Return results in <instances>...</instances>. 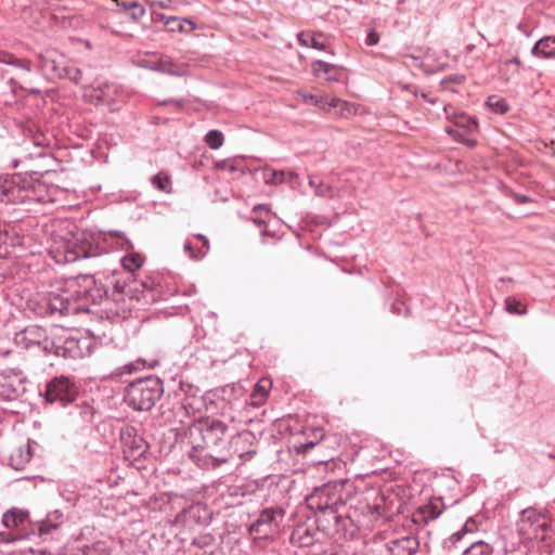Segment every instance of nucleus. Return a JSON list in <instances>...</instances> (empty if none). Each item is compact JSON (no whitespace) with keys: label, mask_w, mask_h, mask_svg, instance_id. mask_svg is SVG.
<instances>
[{"label":"nucleus","mask_w":555,"mask_h":555,"mask_svg":"<svg viewBox=\"0 0 555 555\" xmlns=\"http://www.w3.org/2000/svg\"><path fill=\"white\" fill-rule=\"evenodd\" d=\"M127 9H129V16L132 21L138 22L144 14L145 9L144 7L139 3L138 1H131L127 4Z\"/></svg>","instance_id":"nucleus-48"},{"label":"nucleus","mask_w":555,"mask_h":555,"mask_svg":"<svg viewBox=\"0 0 555 555\" xmlns=\"http://www.w3.org/2000/svg\"><path fill=\"white\" fill-rule=\"evenodd\" d=\"M152 184L159 191L169 193L170 192V178L169 176L158 172L151 178Z\"/></svg>","instance_id":"nucleus-42"},{"label":"nucleus","mask_w":555,"mask_h":555,"mask_svg":"<svg viewBox=\"0 0 555 555\" xmlns=\"http://www.w3.org/2000/svg\"><path fill=\"white\" fill-rule=\"evenodd\" d=\"M321 534L313 518L306 514L301 516V519L294 527L289 541L294 546L309 547L321 540Z\"/></svg>","instance_id":"nucleus-11"},{"label":"nucleus","mask_w":555,"mask_h":555,"mask_svg":"<svg viewBox=\"0 0 555 555\" xmlns=\"http://www.w3.org/2000/svg\"><path fill=\"white\" fill-rule=\"evenodd\" d=\"M223 133L220 130H209L205 135V142L211 150H218L223 144Z\"/></svg>","instance_id":"nucleus-40"},{"label":"nucleus","mask_w":555,"mask_h":555,"mask_svg":"<svg viewBox=\"0 0 555 555\" xmlns=\"http://www.w3.org/2000/svg\"><path fill=\"white\" fill-rule=\"evenodd\" d=\"M57 160L53 155L46 151L37 152V176H43L50 171H55Z\"/></svg>","instance_id":"nucleus-28"},{"label":"nucleus","mask_w":555,"mask_h":555,"mask_svg":"<svg viewBox=\"0 0 555 555\" xmlns=\"http://www.w3.org/2000/svg\"><path fill=\"white\" fill-rule=\"evenodd\" d=\"M315 195L325 197V198H332L334 197V191L331 185L325 184L323 182H319L315 186Z\"/></svg>","instance_id":"nucleus-51"},{"label":"nucleus","mask_w":555,"mask_h":555,"mask_svg":"<svg viewBox=\"0 0 555 555\" xmlns=\"http://www.w3.org/2000/svg\"><path fill=\"white\" fill-rule=\"evenodd\" d=\"M173 383L177 384V387L172 389V393L185 410L193 406L191 400L201 399V389L197 386L182 378L178 382L173 379Z\"/></svg>","instance_id":"nucleus-18"},{"label":"nucleus","mask_w":555,"mask_h":555,"mask_svg":"<svg viewBox=\"0 0 555 555\" xmlns=\"http://www.w3.org/2000/svg\"><path fill=\"white\" fill-rule=\"evenodd\" d=\"M271 388V382L267 379L259 380L254 388V391L250 396V404L255 406H259L264 401L266 397L269 395V390Z\"/></svg>","instance_id":"nucleus-33"},{"label":"nucleus","mask_w":555,"mask_h":555,"mask_svg":"<svg viewBox=\"0 0 555 555\" xmlns=\"http://www.w3.org/2000/svg\"><path fill=\"white\" fill-rule=\"evenodd\" d=\"M531 54L538 59L555 56V36H545L539 39L531 49Z\"/></svg>","instance_id":"nucleus-24"},{"label":"nucleus","mask_w":555,"mask_h":555,"mask_svg":"<svg viewBox=\"0 0 555 555\" xmlns=\"http://www.w3.org/2000/svg\"><path fill=\"white\" fill-rule=\"evenodd\" d=\"M195 237L202 241V246L196 249V254L191 255V259L201 260L207 255L209 250V241L205 235L201 233L196 234Z\"/></svg>","instance_id":"nucleus-46"},{"label":"nucleus","mask_w":555,"mask_h":555,"mask_svg":"<svg viewBox=\"0 0 555 555\" xmlns=\"http://www.w3.org/2000/svg\"><path fill=\"white\" fill-rule=\"evenodd\" d=\"M133 428L128 429L126 435L122 436L124 444L129 449L132 457H140L146 453L149 446L142 436L137 434L132 435Z\"/></svg>","instance_id":"nucleus-22"},{"label":"nucleus","mask_w":555,"mask_h":555,"mask_svg":"<svg viewBox=\"0 0 555 555\" xmlns=\"http://www.w3.org/2000/svg\"><path fill=\"white\" fill-rule=\"evenodd\" d=\"M57 60H60L59 64H56L55 74H52L51 80H54L56 78L63 79V68H65L66 65V59L63 55H59Z\"/></svg>","instance_id":"nucleus-55"},{"label":"nucleus","mask_w":555,"mask_h":555,"mask_svg":"<svg viewBox=\"0 0 555 555\" xmlns=\"http://www.w3.org/2000/svg\"><path fill=\"white\" fill-rule=\"evenodd\" d=\"M493 546L482 540H469L461 555H492Z\"/></svg>","instance_id":"nucleus-29"},{"label":"nucleus","mask_w":555,"mask_h":555,"mask_svg":"<svg viewBox=\"0 0 555 555\" xmlns=\"http://www.w3.org/2000/svg\"><path fill=\"white\" fill-rule=\"evenodd\" d=\"M27 334H31L28 328L17 333L15 335V343L24 348H29L33 345V339L27 337Z\"/></svg>","instance_id":"nucleus-50"},{"label":"nucleus","mask_w":555,"mask_h":555,"mask_svg":"<svg viewBox=\"0 0 555 555\" xmlns=\"http://www.w3.org/2000/svg\"><path fill=\"white\" fill-rule=\"evenodd\" d=\"M47 548H37V554L48 555ZM111 550L105 541H90L85 538H77L69 542L61 555H109Z\"/></svg>","instance_id":"nucleus-12"},{"label":"nucleus","mask_w":555,"mask_h":555,"mask_svg":"<svg viewBox=\"0 0 555 555\" xmlns=\"http://www.w3.org/2000/svg\"><path fill=\"white\" fill-rule=\"evenodd\" d=\"M390 309H391L392 313L398 314V315L408 314V312H409V308L406 307L405 302L400 299H396L391 304Z\"/></svg>","instance_id":"nucleus-52"},{"label":"nucleus","mask_w":555,"mask_h":555,"mask_svg":"<svg viewBox=\"0 0 555 555\" xmlns=\"http://www.w3.org/2000/svg\"><path fill=\"white\" fill-rule=\"evenodd\" d=\"M505 309L511 314L524 315L527 313V306L515 297H507L505 299Z\"/></svg>","instance_id":"nucleus-39"},{"label":"nucleus","mask_w":555,"mask_h":555,"mask_svg":"<svg viewBox=\"0 0 555 555\" xmlns=\"http://www.w3.org/2000/svg\"><path fill=\"white\" fill-rule=\"evenodd\" d=\"M444 503L442 498H431L428 503L418 506L413 513V521L417 525L427 524L430 520L438 518L443 509Z\"/></svg>","instance_id":"nucleus-16"},{"label":"nucleus","mask_w":555,"mask_h":555,"mask_svg":"<svg viewBox=\"0 0 555 555\" xmlns=\"http://www.w3.org/2000/svg\"><path fill=\"white\" fill-rule=\"evenodd\" d=\"M480 526L481 521L472 516L466 519L460 530L466 538H469V535L476 533L479 530Z\"/></svg>","instance_id":"nucleus-44"},{"label":"nucleus","mask_w":555,"mask_h":555,"mask_svg":"<svg viewBox=\"0 0 555 555\" xmlns=\"http://www.w3.org/2000/svg\"><path fill=\"white\" fill-rule=\"evenodd\" d=\"M229 425L211 416H202L193 421L188 428L189 441L192 446L189 452L191 461L202 469H215L227 463L229 454Z\"/></svg>","instance_id":"nucleus-3"},{"label":"nucleus","mask_w":555,"mask_h":555,"mask_svg":"<svg viewBox=\"0 0 555 555\" xmlns=\"http://www.w3.org/2000/svg\"><path fill=\"white\" fill-rule=\"evenodd\" d=\"M94 96L101 102H108L114 99L117 92V86L113 82H101L93 90Z\"/></svg>","instance_id":"nucleus-34"},{"label":"nucleus","mask_w":555,"mask_h":555,"mask_svg":"<svg viewBox=\"0 0 555 555\" xmlns=\"http://www.w3.org/2000/svg\"><path fill=\"white\" fill-rule=\"evenodd\" d=\"M137 282H138L137 289L132 288L133 298H137L138 300L140 299V296L138 294H135L137 292H139V286L142 287V292H141L142 296L146 298L147 295L153 292V281L146 280V281H137Z\"/></svg>","instance_id":"nucleus-49"},{"label":"nucleus","mask_w":555,"mask_h":555,"mask_svg":"<svg viewBox=\"0 0 555 555\" xmlns=\"http://www.w3.org/2000/svg\"><path fill=\"white\" fill-rule=\"evenodd\" d=\"M454 125L459 128H462L463 131L467 134L472 132L473 129L477 128L478 124L475 117L467 116L465 113H454Z\"/></svg>","instance_id":"nucleus-36"},{"label":"nucleus","mask_w":555,"mask_h":555,"mask_svg":"<svg viewBox=\"0 0 555 555\" xmlns=\"http://www.w3.org/2000/svg\"><path fill=\"white\" fill-rule=\"evenodd\" d=\"M257 437L250 430H243L233 435L230 434L228 439L227 463L231 462L234 456H237L242 461H249L257 453Z\"/></svg>","instance_id":"nucleus-10"},{"label":"nucleus","mask_w":555,"mask_h":555,"mask_svg":"<svg viewBox=\"0 0 555 555\" xmlns=\"http://www.w3.org/2000/svg\"><path fill=\"white\" fill-rule=\"evenodd\" d=\"M0 201L1 202H24L21 196V189L15 185V180L10 177H0Z\"/></svg>","instance_id":"nucleus-21"},{"label":"nucleus","mask_w":555,"mask_h":555,"mask_svg":"<svg viewBox=\"0 0 555 555\" xmlns=\"http://www.w3.org/2000/svg\"><path fill=\"white\" fill-rule=\"evenodd\" d=\"M121 264V271L126 274H130V281H135L132 279V273L140 269L143 264L142 257L139 254H131L128 256H124L117 259Z\"/></svg>","instance_id":"nucleus-30"},{"label":"nucleus","mask_w":555,"mask_h":555,"mask_svg":"<svg viewBox=\"0 0 555 555\" xmlns=\"http://www.w3.org/2000/svg\"><path fill=\"white\" fill-rule=\"evenodd\" d=\"M37 352H42L43 364L50 366L55 365L50 360L51 357L56 359H77L81 356V351L78 347V341L73 337H49L47 331L37 326Z\"/></svg>","instance_id":"nucleus-6"},{"label":"nucleus","mask_w":555,"mask_h":555,"mask_svg":"<svg viewBox=\"0 0 555 555\" xmlns=\"http://www.w3.org/2000/svg\"><path fill=\"white\" fill-rule=\"evenodd\" d=\"M43 191H46V186L37 178V197H36L37 203L56 202L57 201L56 194L62 192L61 190H59V188H52L48 191L49 195L46 196L42 194Z\"/></svg>","instance_id":"nucleus-38"},{"label":"nucleus","mask_w":555,"mask_h":555,"mask_svg":"<svg viewBox=\"0 0 555 555\" xmlns=\"http://www.w3.org/2000/svg\"><path fill=\"white\" fill-rule=\"evenodd\" d=\"M486 103L496 114H505L509 108L507 102L496 95L489 96Z\"/></svg>","instance_id":"nucleus-41"},{"label":"nucleus","mask_w":555,"mask_h":555,"mask_svg":"<svg viewBox=\"0 0 555 555\" xmlns=\"http://www.w3.org/2000/svg\"><path fill=\"white\" fill-rule=\"evenodd\" d=\"M65 521V515L61 509H54L47 514L40 522L37 521V535L43 540H56L60 535V527Z\"/></svg>","instance_id":"nucleus-15"},{"label":"nucleus","mask_w":555,"mask_h":555,"mask_svg":"<svg viewBox=\"0 0 555 555\" xmlns=\"http://www.w3.org/2000/svg\"><path fill=\"white\" fill-rule=\"evenodd\" d=\"M308 514L313 518L322 534L337 538H347L353 534L352 520L340 515L338 509H309Z\"/></svg>","instance_id":"nucleus-8"},{"label":"nucleus","mask_w":555,"mask_h":555,"mask_svg":"<svg viewBox=\"0 0 555 555\" xmlns=\"http://www.w3.org/2000/svg\"><path fill=\"white\" fill-rule=\"evenodd\" d=\"M446 132L459 142H464V140H465L464 138H465V135H467V133H465L463 130L460 131V130H457L455 128H451V127L447 128Z\"/></svg>","instance_id":"nucleus-57"},{"label":"nucleus","mask_w":555,"mask_h":555,"mask_svg":"<svg viewBox=\"0 0 555 555\" xmlns=\"http://www.w3.org/2000/svg\"><path fill=\"white\" fill-rule=\"evenodd\" d=\"M137 281L120 269H106L95 274L60 278L50 273L37 276V314L59 312L62 315L90 312V305L104 299L124 300L133 298Z\"/></svg>","instance_id":"nucleus-1"},{"label":"nucleus","mask_w":555,"mask_h":555,"mask_svg":"<svg viewBox=\"0 0 555 555\" xmlns=\"http://www.w3.org/2000/svg\"><path fill=\"white\" fill-rule=\"evenodd\" d=\"M216 539L211 533L198 534L193 539L192 544L198 548H206L214 545Z\"/></svg>","instance_id":"nucleus-47"},{"label":"nucleus","mask_w":555,"mask_h":555,"mask_svg":"<svg viewBox=\"0 0 555 555\" xmlns=\"http://www.w3.org/2000/svg\"><path fill=\"white\" fill-rule=\"evenodd\" d=\"M160 105H175L177 108L181 109L184 107L185 105V101L180 99V100H165L163 102L159 103Z\"/></svg>","instance_id":"nucleus-59"},{"label":"nucleus","mask_w":555,"mask_h":555,"mask_svg":"<svg viewBox=\"0 0 555 555\" xmlns=\"http://www.w3.org/2000/svg\"><path fill=\"white\" fill-rule=\"evenodd\" d=\"M511 66H515V73L518 74L519 73V67L521 66V61L519 60V57L516 56V57L506 60L503 63L501 72H503L504 69H508Z\"/></svg>","instance_id":"nucleus-56"},{"label":"nucleus","mask_w":555,"mask_h":555,"mask_svg":"<svg viewBox=\"0 0 555 555\" xmlns=\"http://www.w3.org/2000/svg\"><path fill=\"white\" fill-rule=\"evenodd\" d=\"M548 530H551L548 518L534 507L525 508L519 513L516 531L520 541H544Z\"/></svg>","instance_id":"nucleus-9"},{"label":"nucleus","mask_w":555,"mask_h":555,"mask_svg":"<svg viewBox=\"0 0 555 555\" xmlns=\"http://www.w3.org/2000/svg\"><path fill=\"white\" fill-rule=\"evenodd\" d=\"M284 181V171H270V175L266 177L267 183L279 184Z\"/></svg>","instance_id":"nucleus-54"},{"label":"nucleus","mask_w":555,"mask_h":555,"mask_svg":"<svg viewBox=\"0 0 555 555\" xmlns=\"http://www.w3.org/2000/svg\"><path fill=\"white\" fill-rule=\"evenodd\" d=\"M0 388L8 397H16L25 391V386L22 380L17 378L13 380L4 378L3 382H0Z\"/></svg>","instance_id":"nucleus-35"},{"label":"nucleus","mask_w":555,"mask_h":555,"mask_svg":"<svg viewBox=\"0 0 555 555\" xmlns=\"http://www.w3.org/2000/svg\"><path fill=\"white\" fill-rule=\"evenodd\" d=\"M378 41H379V35L373 29L370 30L366 36L365 43L369 47H372V46H376L378 43Z\"/></svg>","instance_id":"nucleus-58"},{"label":"nucleus","mask_w":555,"mask_h":555,"mask_svg":"<svg viewBox=\"0 0 555 555\" xmlns=\"http://www.w3.org/2000/svg\"><path fill=\"white\" fill-rule=\"evenodd\" d=\"M506 195L512 198L516 204H526V203H532L533 198H531L528 195L519 194L514 191H508Z\"/></svg>","instance_id":"nucleus-53"},{"label":"nucleus","mask_w":555,"mask_h":555,"mask_svg":"<svg viewBox=\"0 0 555 555\" xmlns=\"http://www.w3.org/2000/svg\"><path fill=\"white\" fill-rule=\"evenodd\" d=\"M312 72L315 77L322 74L326 75L327 81H339L341 77V68L337 65L318 60L312 63Z\"/></svg>","instance_id":"nucleus-23"},{"label":"nucleus","mask_w":555,"mask_h":555,"mask_svg":"<svg viewBox=\"0 0 555 555\" xmlns=\"http://www.w3.org/2000/svg\"><path fill=\"white\" fill-rule=\"evenodd\" d=\"M517 29L527 37H529L531 35V30H529L522 23H519L517 25Z\"/></svg>","instance_id":"nucleus-62"},{"label":"nucleus","mask_w":555,"mask_h":555,"mask_svg":"<svg viewBox=\"0 0 555 555\" xmlns=\"http://www.w3.org/2000/svg\"><path fill=\"white\" fill-rule=\"evenodd\" d=\"M40 245L56 263H69L79 259L95 258L107 255V245L116 243L117 248H132L130 240L121 231L100 232L95 237L88 232H73L60 221L52 220L41 227Z\"/></svg>","instance_id":"nucleus-2"},{"label":"nucleus","mask_w":555,"mask_h":555,"mask_svg":"<svg viewBox=\"0 0 555 555\" xmlns=\"http://www.w3.org/2000/svg\"><path fill=\"white\" fill-rule=\"evenodd\" d=\"M469 538H466L461 530L453 532L442 542V547L446 551L452 552L454 550H464L466 545H468Z\"/></svg>","instance_id":"nucleus-31"},{"label":"nucleus","mask_w":555,"mask_h":555,"mask_svg":"<svg viewBox=\"0 0 555 555\" xmlns=\"http://www.w3.org/2000/svg\"><path fill=\"white\" fill-rule=\"evenodd\" d=\"M183 248H184V251L189 255V257L191 258V255L192 254H196V249L198 247H195L191 241H185L184 245H183Z\"/></svg>","instance_id":"nucleus-60"},{"label":"nucleus","mask_w":555,"mask_h":555,"mask_svg":"<svg viewBox=\"0 0 555 555\" xmlns=\"http://www.w3.org/2000/svg\"><path fill=\"white\" fill-rule=\"evenodd\" d=\"M10 178L15 180V185L21 189V196H24V199L28 197L27 193H33L35 191L34 172H26L24 177L22 175H17Z\"/></svg>","instance_id":"nucleus-32"},{"label":"nucleus","mask_w":555,"mask_h":555,"mask_svg":"<svg viewBox=\"0 0 555 555\" xmlns=\"http://www.w3.org/2000/svg\"><path fill=\"white\" fill-rule=\"evenodd\" d=\"M164 395V385L156 376H146L129 383L124 400L134 411H151Z\"/></svg>","instance_id":"nucleus-5"},{"label":"nucleus","mask_w":555,"mask_h":555,"mask_svg":"<svg viewBox=\"0 0 555 555\" xmlns=\"http://www.w3.org/2000/svg\"><path fill=\"white\" fill-rule=\"evenodd\" d=\"M66 409H68V415L82 425L91 423L95 413L94 408L87 401L79 403L75 401Z\"/></svg>","instance_id":"nucleus-20"},{"label":"nucleus","mask_w":555,"mask_h":555,"mask_svg":"<svg viewBox=\"0 0 555 555\" xmlns=\"http://www.w3.org/2000/svg\"><path fill=\"white\" fill-rule=\"evenodd\" d=\"M356 494V487L349 480L328 481L306 498L308 509H338L346 505Z\"/></svg>","instance_id":"nucleus-4"},{"label":"nucleus","mask_w":555,"mask_h":555,"mask_svg":"<svg viewBox=\"0 0 555 555\" xmlns=\"http://www.w3.org/2000/svg\"><path fill=\"white\" fill-rule=\"evenodd\" d=\"M284 516L285 509L282 506L263 508L257 519L250 524L249 531L262 537H268L279 529Z\"/></svg>","instance_id":"nucleus-13"},{"label":"nucleus","mask_w":555,"mask_h":555,"mask_svg":"<svg viewBox=\"0 0 555 555\" xmlns=\"http://www.w3.org/2000/svg\"><path fill=\"white\" fill-rule=\"evenodd\" d=\"M297 41L300 46L306 48H312L315 50H324L325 43L320 42L315 35L310 31H300L297 35Z\"/></svg>","instance_id":"nucleus-37"},{"label":"nucleus","mask_w":555,"mask_h":555,"mask_svg":"<svg viewBox=\"0 0 555 555\" xmlns=\"http://www.w3.org/2000/svg\"><path fill=\"white\" fill-rule=\"evenodd\" d=\"M254 211L255 212H261V211H264L267 214H270V207L269 205H266V204H259V205H256L254 207Z\"/></svg>","instance_id":"nucleus-61"},{"label":"nucleus","mask_w":555,"mask_h":555,"mask_svg":"<svg viewBox=\"0 0 555 555\" xmlns=\"http://www.w3.org/2000/svg\"><path fill=\"white\" fill-rule=\"evenodd\" d=\"M418 547L420 542L414 535H405L387 543V552L390 555H415Z\"/></svg>","instance_id":"nucleus-19"},{"label":"nucleus","mask_w":555,"mask_h":555,"mask_svg":"<svg viewBox=\"0 0 555 555\" xmlns=\"http://www.w3.org/2000/svg\"><path fill=\"white\" fill-rule=\"evenodd\" d=\"M31 441L27 440L26 446L16 448L10 455V465L15 470H21L31 460Z\"/></svg>","instance_id":"nucleus-25"},{"label":"nucleus","mask_w":555,"mask_h":555,"mask_svg":"<svg viewBox=\"0 0 555 555\" xmlns=\"http://www.w3.org/2000/svg\"><path fill=\"white\" fill-rule=\"evenodd\" d=\"M159 18L168 27L169 31L191 33L196 28V24L188 18L180 20L176 16H166L159 14Z\"/></svg>","instance_id":"nucleus-27"},{"label":"nucleus","mask_w":555,"mask_h":555,"mask_svg":"<svg viewBox=\"0 0 555 555\" xmlns=\"http://www.w3.org/2000/svg\"><path fill=\"white\" fill-rule=\"evenodd\" d=\"M59 55L56 51H47L37 57V68L40 67L42 75L48 80H51L52 74H55L56 64L60 62Z\"/></svg>","instance_id":"nucleus-26"},{"label":"nucleus","mask_w":555,"mask_h":555,"mask_svg":"<svg viewBox=\"0 0 555 555\" xmlns=\"http://www.w3.org/2000/svg\"><path fill=\"white\" fill-rule=\"evenodd\" d=\"M79 388L75 380L69 376L60 375L53 377L47 383L44 391H39L38 396L43 399V405L66 409L77 400Z\"/></svg>","instance_id":"nucleus-7"},{"label":"nucleus","mask_w":555,"mask_h":555,"mask_svg":"<svg viewBox=\"0 0 555 555\" xmlns=\"http://www.w3.org/2000/svg\"><path fill=\"white\" fill-rule=\"evenodd\" d=\"M209 519V511L202 503L192 504L178 514V520L183 522L184 526L208 524Z\"/></svg>","instance_id":"nucleus-17"},{"label":"nucleus","mask_w":555,"mask_h":555,"mask_svg":"<svg viewBox=\"0 0 555 555\" xmlns=\"http://www.w3.org/2000/svg\"><path fill=\"white\" fill-rule=\"evenodd\" d=\"M2 524L8 529L16 530L14 540H23L29 534V512L17 507H13L3 514Z\"/></svg>","instance_id":"nucleus-14"},{"label":"nucleus","mask_w":555,"mask_h":555,"mask_svg":"<svg viewBox=\"0 0 555 555\" xmlns=\"http://www.w3.org/2000/svg\"><path fill=\"white\" fill-rule=\"evenodd\" d=\"M466 77L465 75H462V74H451L444 78L441 79L440 81V85L442 86V88L444 90H449L451 92H457L455 89L453 88H449V85L450 83H453V85H461L465 81Z\"/></svg>","instance_id":"nucleus-45"},{"label":"nucleus","mask_w":555,"mask_h":555,"mask_svg":"<svg viewBox=\"0 0 555 555\" xmlns=\"http://www.w3.org/2000/svg\"><path fill=\"white\" fill-rule=\"evenodd\" d=\"M156 365H158V360H151L150 362L143 361V366L144 367L153 369Z\"/></svg>","instance_id":"nucleus-63"},{"label":"nucleus","mask_w":555,"mask_h":555,"mask_svg":"<svg viewBox=\"0 0 555 555\" xmlns=\"http://www.w3.org/2000/svg\"><path fill=\"white\" fill-rule=\"evenodd\" d=\"M63 72V79H68L75 83H79L82 73L80 68L75 66L74 64H70L66 61L65 68L62 69Z\"/></svg>","instance_id":"nucleus-43"},{"label":"nucleus","mask_w":555,"mask_h":555,"mask_svg":"<svg viewBox=\"0 0 555 555\" xmlns=\"http://www.w3.org/2000/svg\"><path fill=\"white\" fill-rule=\"evenodd\" d=\"M308 101L313 103V104H315V105L319 103L317 96L313 95V94H309V95L305 96V102H308Z\"/></svg>","instance_id":"nucleus-64"}]
</instances>
